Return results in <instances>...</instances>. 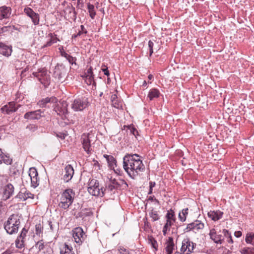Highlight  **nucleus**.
<instances>
[{
	"label": "nucleus",
	"mask_w": 254,
	"mask_h": 254,
	"mask_svg": "<svg viewBox=\"0 0 254 254\" xmlns=\"http://www.w3.org/2000/svg\"><path fill=\"white\" fill-rule=\"evenodd\" d=\"M89 105L88 99L82 97L75 99L71 103V107L74 111H81Z\"/></svg>",
	"instance_id": "5"
},
{
	"label": "nucleus",
	"mask_w": 254,
	"mask_h": 254,
	"mask_svg": "<svg viewBox=\"0 0 254 254\" xmlns=\"http://www.w3.org/2000/svg\"><path fill=\"white\" fill-rule=\"evenodd\" d=\"M173 222H170V221H167L165 225H164L163 229V234L165 235L167 233V231L170 230V227L173 224Z\"/></svg>",
	"instance_id": "36"
},
{
	"label": "nucleus",
	"mask_w": 254,
	"mask_h": 254,
	"mask_svg": "<svg viewBox=\"0 0 254 254\" xmlns=\"http://www.w3.org/2000/svg\"><path fill=\"white\" fill-rule=\"evenodd\" d=\"M149 242L151 244L152 247L154 248V251H157L158 249V244L157 241L153 238L149 239Z\"/></svg>",
	"instance_id": "39"
},
{
	"label": "nucleus",
	"mask_w": 254,
	"mask_h": 254,
	"mask_svg": "<svg viewBox=\"0 0 254 254\" xmlns=\"http://www.w3.org/2000/svg\"><path fill=\"white\" fill-rule=\"evenodd\" d=\"M174 254H182L181 253H180L179 252H176Z\"/></svg>",
	"instance_id": "64"
},
{
	"label": "nucleus",
	"mask_w": 254,
	"mask_h": 254,
	"mask_svg": "<svg viewBox=\"0 0 254 254\" xmlns=\"http://www.w3.org/2000/svg\"><path fill=\"white\" fill-rule=\"evenodd\" d=\"M94 75H85L84 77L85 82L88 85H95L96 82L94 80Z\"/></svg>",
	"instance_id": "31"
},
{
	"label": "nucleus",
	"mask_w": 254,
	"mask_h": 254,
	"mask_svg": "<svg viewBox=\"0 0 254 254\" xmlns=\"http://www.w3.org/2000/svg\"><path fill=\"white\" fill-rule=\"evenodd\" d=\"M112 104L116 108L120 109L123 107L122 102L119 101L116 94H113L111 98Z\"/></svg>",
	"instance_id": "23"
},
{
	"label": "nucleus",
	"mask_w": 254,
	"mask_h": 254,
	"mask_svg": "<svg viewBox=\"0 0 254 254\" xmlns=\"http://www.w3.org/2000/svg\"><path fill=\"white\" fill-rule=\"evenodd\" d=\"M85 75H94L91 67H90L87 69V72L85 73Z\"/></svg>",
	"instance_id": "51"
},
{
	"label": "nucleus",
	"mask_w": 254,
	"mask_h": 254,
	"mask_svg": "<svg viewBox=\"0 0 254 254\" xmlns=\"http://www.w3.org/2000/svg\"><path fill=\"white\" fill-rule=\"evenodd\" d=\"M91 134L90 133H84L81 137L82 147L84 150L89 154L91 153L92 149L91 148Z\"/></svg>",
	"instance_id": "7"
},
{
	"label": "nucleus",
	"mask_w": 254,
	"mask_h": 254,
	"mask_svg": "<svg viewBox=\"0 0 254 254\" xmlns=\"http://www.w3.org/2000/svg\"><path fill=\"white\" fill-rule=\"evenodd\" d=\"M87 31L83 25L80 26V30L77 33V35H81L82 34H87Z\"/></svg>",
	"instance_id": "45"
},
{
	"label": "nucleus",
	"mask_w": 254,
	"mask_h": 254,
	"mask_svg": "<svg viewBox=\"0 0 254 254\" xmlns=\"http://www.w3.org/2000/svg\"><path fill=\"white\" fill-rule=\"evenodd\" d=\"M2 161L3 162V163H4L5 164H6L7 165L10 164L12 162V159L7 156H5V157L2 156L1 160H0V161Z\"/></svg>",
	"instance_id": "42"
},
{
	"label": "nucleus",
	"mask_w": 254,
	"mask_h": 254,
	"mask_svg": "<svg viewBox=\"0 0 254 254\" xmlns=\"http://www.w3.org/2000/svg\"><path fill=\"white\" fill-rule=\"evenodd\" d=\"M166 218L167 221H170V222H173V223L175 222V213L172 209L168 211Z\"/></svg>",
	"instance_id": "29"
},
{
	"label": "nucleus",
	"mask_w": 254,
	"mask_h": 254,
	"mask_svg": "<svg viewBox=\"0 0 254 254\" xmlns=\"http://www.w3.org/2000/svg\"><path fill=\"white\" fill-rule=\"evenodd\" d=\"M116 190V188L112 185V183L110 181V183L106 186V189L103 190L104 194L106 193H110L111 194L115 193V190Z\"/></svg>",
	"instance_id": "28"
},
{
	"label": "nucleus",
	"mask_w": 254,
	"mask_h": 254,
	"mask_svg": "<svg viewBox=\"0 0 254 254\" xmlns=\"http://www.w3.org/2000/svg\"><path fill=\"white\" fill-rule=\"evenodd\" d=\"M110 181L112 183V185H114L116 189H118L121 187L126 188L128 186L127 182L124 180H120L117 181L115 179H111Z\"/></svg>",
	"instance_id": "21"
},
{
	"label": "nucleus",
	"mask_w": 254,
	"mask_h": 254,
	"mask_svg": "<svg viewBox=\"0 0 254 254\" xmlns=\"http://www.w3.org/2000/svg\"><path fill=\"white\" fill-rule=\"evenodd\" d=\"M14 187L8 184L6 185L2 189V198L4 200L8 199L13 193Z\"/></svg>",
	"instance_id": "13"
},
{
	"label": "nucleus",
	"mask_w": 254,
	"mask_h": 254,
	"mask_svg": "<svg viewBox=\"0 0 254 254\" xmlns=\"http://www.w3.org/2000/svg\"><path fill=\"white\" fill-rule=\"evenodd\" d=\"M20 221L18 216L16 215H11L4 224V229L9 234H13L18 232Z\"/></svg>",
	"instance_id": "3"
},
{
	"label": "nucleus",
	"mask_w": 254,
	"mask_h": 254,
	"mask_svg": "<svg viewBox=\"0 0 254 254\" xmlns=\"http://www.w3.org/2000/svg\"><path fill=\"white\" fill-rule=\"evenodd\" d=\"M88 10L90 16L92 18H94L96 15V12L94 10V6L93 4L88 3Z\"/></svg>",
	"instance_id": "32"
},
{
	"label": "nucleus",
	"mask_w": 254,
	"mask_h": 254,
	"mask_svg": "<svg viewBox=\"0 0 254 254\" xmlns=\"http://www.w3.org/2000/svg\"><path fill=\"white\" fill-rule=\"evenodd\" d=\"M196 244L187 237L184 239L182 242L181 252L184 254H190L193 252Z\"/></svg>",
	"instance_id": "6"
},
{
	"label": "nucleus",
	"mask_w": 254,
	"mask_h": 254,
	"mask_svg": "<svg viewBox=\"0 0 254 254\" xmlns=\"http://www.w3.org/2000/svg\"><path fill=\"white\" fill-rule=\"evenodd\" d=\"M242 254H254V248H244L240 251Z\"/></svg>",
	"instance_id": "33"
},
{
	"label": "nucleus",
	"mask_w": 254,
	"mask_h": 254,
	"mask_svg": "<svg viewBox=\"0 0 254 254\" xmlns=\"http://www.w3.org/2000/svg\"><path fill=\"white\" fill-rule=\"evenodd\" d=\"M119 252H120V254H129L128 251H127L124 248H120L119 249Z\"/></svg>",
	"instance_id": "49"
},
{
	"label": "nucleus",
	"mask_w": 254,
	"mask_h": 254,
	"mask_svg": "<svg viewBox=\"0 0 254 254\" xmlns=\"http://www.w3.org/2000/svg\"><path fill=\"white\" fill-rule=\"evenodd\" d=\"M12 50L11 46H8L3 43H0V54L8 57L11 54Z\"/></svg>",
	"instance_id": "15"
},
{
	"label": "nucleus",
	"mask_w": 254,
	"mask_h": 254,
	"mask_svg": "<svg viewBox=\"0 0 254 254\" xmlns=\"http://www.w3.org/2000/svg\"><path fill=\"white\" fill-rule=\"evenodd\" d=\"M204 224L199 220H196L194 222L188 224L186 228L184 229L185 232H188L193 231L195 233L198 232L200 230L203 229Z\"/></svg>",
	"instance_id": "9"
},
{
	"label": "nucleus",
	"mask_w": 254,
	"mask_h": 254,
	"mask_svg": "<svg viewBox=\"0 0 254 254\" xmlns=\"http://www.w3.org/2000/svg\"><path fill=\"white\" fill-rule=\"evenodd\" d=\"M166 245L165 250L166 254H172L175 247L173 239L172 237H169Z\"/></svg>",
	"instance_id": "20"
},
{
	"label": "nucleus",
	"mask_w": 254,
	"mask_h": 254,
	"mask_svg": "<svg viewBox=\"0 0 254 254\" xmlns=\"http://www.w3.org/2000/svg\"><path fill=\"white\" fill-rule=\"evenodd\" d=\"M222 233L224 234V236L228 239L227 242L228 243H233V241L229 231L226 229H223Z\"/></svg>",
	"instance_id": "35"
},
{
	"label": "nucleus",
	"mask_w": 254,
	"mask_h": 254,
	"mask_svg": "<svg viewBox=\"0 0 254 254\" xmlns=\"http://www.w3.org/2000/svg\"><path fill=\"white\" fill-rule=\"evenodd\" d=\"M31 185L34 188H36L39 185V180L38 179V177L31 178Z\"/></svg>",
	"instance_id": "38"
},
{
	"label": "nucleus",
	"mask_w": 254,
	"mask_h": 254,
	"mask_svg": "<svg viewBox=\"0 0 254 254\" xmlns=\"http://www.w3.org/2000/svg\"><path fill=\"white\" fill-rule=\"evenodd\" d=\"M72 236L74 241L77 244H80L85 240L86 236L81 227H76L73 230Z\"/></svg>",
	"instance_id": "8"
},
{
	"label": "nucleus",
	"mask_w": 254,
	"mask_h": 254,
	"mask_svg": "<svg viewBox=\"0 0 254 254\" xmlns=\"http://www.w3.org/2000/svg\"><path fill=\"white\" fill-rule=\"evenodd\" d=\"M208 216L213 221H217L222 218L223 212L220 211H210L207 214Z\"/></svg>",
	"instance_id": "22"
},
{
	"label": "nucleus",
	"mask_w": 254,
	"mask_h": 254,
	"mask_svg": "<svg viewBox=\"0 0 254 254\" xmlns=\"http://www.w3.org/2000/svg\"><path fill=\"white\" fill-rule=\"evenodd\" d=\"M149 215L153 221H157L159 219V216L157 211L152 210L151 212L149 213Z\"/></svg>",
	"instance_id": "34"
},
{
	"label": "nucleus",
	"mask_w": 254,
	"mask_h": 254,
	"mask_svg": "<svg viewBox=\"0 0 254 254\" xmlns=\"http://www.w3.org/2000/svg\"><path fill=\"white\" fill-rule=\"evenodd\" d=\"M123 167L128 175L133 179L140 175L145 169L140 157L136 154L125 156L123 159Z\"/></svg>",
	"instance_id": "1"
},
{
	"label": "nucleus",
	"mask_w": 254,
	"mask_h": 254,
	"mask_svg": "<svg viewBox=\"0 0 254 254\" xmlns=\"http://www.w3.org/2000/svg\"><path fill=\"white\" fill-rule=\"evenodd\" d=\"M62 55L64 56L67 59L70 57V56L65 53H64V54H62Z\"/></svg>",
	"instance_id": "60"
},
{
	"label": "nucleus",
	"mask_w": 254,
	"mask_h": 254,
	"mask_svg": "<svg viewBox=\"0 0 254 254\" xmlns=\"http://www.w3.org/2000/svg\"><path fill=\"white\" fill-rule=\"evenodd\" d=\"M49 36L50 37V39L51 40L53 44L57 43V42L59 40L56 37L54 36L52 34H49Z\"/></svg>",
	"instance_id": "48"
},
{
	"label": "nucleus",
	"mask_w": 254,
	"mask_h": 254,
	"mask_svg": "<svg viewBox=\"0 0 254 254\" xmlns=\"http://www.w3.org/2000/svg\"><path fill=\"white\" fill-rule=\"evenodd\" d=\"M160 92L157 89H151L147 95V98L149 99L150 100H152L155 98H158L159 96Z\"/></svg>",
	"instance_id": "25"
},
{
	"label": "nucleus",
	"mask_w": 254,
	"mask_h": 254,
	"mask_svg": "<svg viewBox=\"0 0 254 254\" xmlns=\"http://www.w3.org/2000/svg\"><path fill=\"white\" fill-rule=\"evenodd\" d=\"M154 43L151 41H149L148 42V47L149 48V52H150V55L151 56L152 53H153V47Z\"/></svg>",
	"instance_id": "47"
},
{
	"label": "nucleus",
	"mask_w": 254,
	"mask_h": 254,
	"mask_svg": "<svg viewBox=\"0 0 254 254\" xmlns=\"http://www.w3.org/2000/svg\"><path fill=\"white\" fill-rule=\"evenodd\" d=\"M27 230L23 228L20 234L15 241L16 247L17 248L21 249L24 246V239L26 236Z\"/></svg>",
	"instance_id": "14"
},
{
	"label": "nucleus",
	"mask_w": 254,
	"mask_h": 254,
	"mask_svg": "<svg viewBox=\"0 0 254 254\" xmlns=\"http://www.w3.org/2000/svg\"><path fill=\"white\" fill-rule=\"evenodd\" d=\"M245 240L247 243L254 246V233H249L247 234Z\"/></svg>",
	"instance_id": "30"
},
{
	"label": "nucleus",
	"mask_w": 254,
	"mask_h": 254,
	"mask_svg": "<svg viewBox=\"0 0 254 254\" xmlns=\"http://www.w3.org/2000/svg\"><path fill=\"white\" fill-rule=\"evenodd\" d=\"M152 192H153V188L150 189V188H149V190L148 194H150L152 193Z\"/></svg>",
	"instance_id": "61"
},
{
	"label": "nucleus",
	"mask_w": 254,
	"mask_h": 254,
	"mask_svg": "<svg viewBox=\"0 0 254 254\" xmlns=\"http://www.w3.org/2000/svg\"><path fill=\"white\" fill-rule=\"evenodd\" d=\"M41 227H40V225H36V234H38L39 233H40L41 232Z\"/></svg>",
	"instance_id": "52"
},
{
	"label": "nucleus",
	"mask_w": 254,
	"mask_h": 254,
	"mask_svg": "<svg viewBox=\"0 0 254 254\" xmlns=\"http://www.w3.org/2000/svg\"><path fill=\"white\" fill-rule=\"evenodd\" d=\"M155 183L154 182H150L149 183V188H150V189L151 188H153L155 186Z\"/></svg>",
	"instance_id": "57"
},
{
	"label": "nucleus",
	"mask_w": 254,
	"mask_h": 254,
	"mask_svg": "<svg viewBox=\"0 0 254 254\" xmlns=\"http://www.w3.org/2000/svg\"><path fill=\"white\" fill-rule=\"evenodd\" d=\"M71 247L66 245V244L61 248V254H72Z\"/></svg>",
	"instance_id": "27"
},
{
	"label": "nucleus",
	"mask_w": 254,
	"mask_h": 254,
	"mask_svg": "<svg viewBox=\"0 0 254 254\" xmlns=\"http://www.w3.org/2000/svg\"><path fill=\"white\" fill-rule=\"evenodd\" d=\"M16 197L20 200L24 201L28 198H33L34 194L29 191L21 190L17 195Z\"/></svg>",
	"instance_id": "17"
},
{
	"label": "nucleus",
	"mask_w": 254,
	"mask_h": 254,
	"mask_svg": "<svg viewBox=\"0 0 254 254\" xmlns=\"http://www.w3.org/2000/svg\"><path fill=\"white\" fill-rule=\"evenodd\" d=\"M69 10L70 13H72V14L73 15V16L75 17H76V13L74 10V8L72 6L67 7Z\"/></svg>",
	"instance_id": "50"
},
{
	"label": "nucleus",
	"mask_w": 254,
	"mask_h": 254,
	"mask_svg": "<svg viewBox=\"0 0 254 254\" xmlns=\"http://www.w3.org/2000/svg\"><path fill=\"white\" fill-rule=\"evenodd\" d=\"M52 44H53V43L52 42V41L50 39V41H48L46 43V44L43 46V47L51 46Z\"/></svg>",
	"instance_id": "53"
},
{
	"label": "nucleus",
	"mask_w": 254,
	"mask_h": 254,
	"mask_svg": "<svg viewBox=\"0 0 254 254\" xmlns=\"http://www.w3.org/2000/svg\"><path fill=\"white\" fill-rule=\"evenodd\" d=\"M74 174V170L70 165H66L63 172V179L65 182H68L71 180Z\"/></svg>",
	"instance_id": "12"
},
{
	"label": "nucleus",
	"mask_w": 254,
	"mask_h": 254,
	"mask_svg": "<svg viewBox=\"0 0 254 254\" xmlns=\"http://www.w3.org/2000/svg\"><path fill=\"white\" fill-rule=\"evenodd\" d=\"M148 199L151 201H155L158 204L159 203V201L157 199L154 198V196H150Z\"/></svg>",
	"instance_id": "54"
},
{
	"label": "nucleus",
	"mask_w": 254,
	"mask_h": 254,
	"mask_svg": "<svg viewBox=\"0 0 254 254\" xmlns=\"http://www.w3.org/2000/svg\"><path fill=\"white\" fill-rule=\"evenodd\" d=\"M235 236L237 237V238H239L240 237H241L242 236V233L241 231H237V232H235Z\"/></svg>",
	"instance_id": "55"
},
{
	"label": "nucleus",
	"mask_w": 254,
	"mask_h": 254,
	"mask_svg": "<svg viewBox=\"0 0 254 254\" xmlns=\"http://www.w3.org/2000/svg\"><path fill=\"white\" fill-rule=\"evenodd\" d=\"M75 193L72 189L65 190L61 195L59 206L64 209H67L73 202Z\"/></svg>",
	"instance_id": "2"
},
{
	"label": "nucleus",
	"mask_w": 254,
	"mask_h": 254,
	"mask_svg": "<svg viewBox=\"0 0 254 254\" xmlns=\"http://www.w3.org/2000/svg\"><path fill=\"white\" fill-rule=\"evenodd\" d=\"M220 231H218L215 228L210 230V238L216 244H221L224 241V236L220 234Z\"/></svg>",
	"instance_id": "10"
},
{
	"label": "nucleus",
	"mask_w": 254,
	"mask_h": 254,
	"mask_svg": "<svg viewBox=\"0 0 254 254\" xmlns=\"http://www.w3.org/2000/svg\"><path fill=\"white\" fill-rule=\"evenodd\" d=\"M11 14V8L9 7L3 6L0 7V20L8 18Z\"/></svg>",
	"instance_id": "19"
},
{
	"label": "nucleus",
	"mask_w": 254,
	"mask_h": 254,
	"mask_svg": "<svg viewBox=\"0 0 254 254\" xmlns=\"http://www.w3.org/2000/svg\"><path fill=\"white\" fill-rule=\"evenodd\" d=\"M35 246L39 250V251L43 250L44 248V243L42 241L38 242Z\"/></svg>",
	"instance_id": "46"
},
{
	"label": "nucleus",
	"mask_w": 254,
	"mask_h": 254,
	"mask_svg": "<svg viewBox=\"0 0 254 254\" xmlns=\"http://www.w3.org/2000/svg\"><path fill=\"white\" fill-rule=\"evenodd\" d=\"M70 63H73L74 62V59L72 57H70L67 59Z\"/></svg>",
	"instance_id": "58"
},
{
	"label": "nucleus",
	"mask_w": 254,
	"mask_h": 254,
	"mask_svg": "<svg viewBox=\"0 0 254 254\" xmlns=\"http://www.w3.org/2000/svg\"><path fill=\"white\" fill-rule=\"evenodd\" d=\"M24 12L30 18L32 17V16L34 14V15H35V12L33 11V10L30 8H25L24 9Z\"/></svg>",
	"instance_id": "40"
},
{
	"label": "nucleus",
	"mask_w": 254,
	"mask_h": 254,
	"mask_svg": "<svg viewBox=\"0 0 254 254\" xmlns=\"http://www.w3.org/2000/svg\"><path fill=\"white\" fill-rule=\"evenodd\" d=\"M38 174L37 170L35 168H31L29 171V176L31 178L38 177Z\"/></svg>",
	"instance_id": "37"
},
{
	"label": "nucleus",
	"mask_w": 254,
	"mask_h": 254,
	"mask_svg": "<svg viewBox=\"0 0 254 254\" xmlns=\"http://www.w3.org/2000/svg\"><path fill=\"white\" fill-rule=\"evenodd\" d=\"M102 70L104 72V73L105 75H106L107 76H108L109 75V72L107 68L102 69Z\"/></svg>",
	"instance_id": "56"
},
{
	"label": "nucleus",
	"mask_w": 254,
	"mask_h": 254,
	"mask_svg": "<svg viewBox=\"0 0 254 254\" xmlns=\"http://www.w3.org/2000/svg\"><path fill=\"white\" fill-rule=\"evenodd\" d=\"M27 128L31 132H34L37 130L38 127L35 125H30L27 127Z\"/></svg>",
	"instance_id": "44"
},
{
	"label": "nucleus",
	"mask_w": 254,
	"mask_h": 254,
	"mask_svg": "<svg viewBox=\"0 0 254 254\" xmlns=\"http://www.w3.org/2000/svg\"><path fill=\"white\" fill-rule=\"evenodd\" d=\"M88 191L93 196L102 197L104 195L102 187L99 186L98 181L96 179L89 180L88 183Z\"/></svg>",
	"instance_id": "4"
},
{
	"label": "nucleus",
	"mask_w": 254,
	"mask_h": 254,
	"mask_svg": "<svg viewBox=\"0 0 254 254\" xmlns=\"http://www.w3.org/2000/svg\"><path fill=\"white\" fill-rule=\"evenodd\" d=\"M104 157L106 158L110 168L115 171V168L117 166V162L114 157L111 155H105Z\"/></svg>",
	"instance_id": "24"
},
{
	"label": "nucleus",
	"mask_w": 254,
	"mask_h": 254,
	"mask_svg": "<svg viewBox=\"0 0 254 254\" xmlns=\"http://www.w3.org/2000/svg\"><path fill=\"white\" fill-rule=\"evenodd\" d=\"M58 101V99L55 97H47L45 99H43L41 100H40L37 104L40 107H45L46 106V104L48 103H56Z\"/></svg>",
	"instance_id": "18"
},
{
	"label": "nucleus",
	"mask_w": 254,
	"mask_h": 254,
	"mask_svg": "<svg viewBox=\"0 0 254 254\" xmlns=\"http://www.w3.org/2000/svg\"><path fill=\"white\" fill-rule=\"evenodd\" d=\"M188 208L183 209L181 212L179 213V218L182 222H185L187 216L188 215Z\"/></svg>",
	"instance_id": "26"
},
{
	"label": "nucleus",
	"mask_w": 254,
	"mask_h": 254,
	"mask_svg": "<svg viewBox=\"0 0 254 254\" xmlns=\"http://www.w3.org/2000/svg\"><path fill=\"white\" fill-rule=\"evenodd\" d=\"M15 105V104L14 102H9L8 105H6L2 107L1 110L3 113L10 114L15 112L17 110L18 108H16Z\"/></svg>",
	"instance_id": "16"
},
{
	"label": "nucleus",
	"mask_w": 254,
	"mask_h": 254,
	"mask_svg": "<svg viewBox=\"0 0 254 254\" xmlns=\"http://www.w3.org/2000/svg\"><path fill=\"white\" fill-rule=\"evenodd\" d=\"M127 130H129L130 133H132L135 136H136V135H137V130L134 127L131 126H128L127 127Z\"/></svg>",
	"instance_id": "43"
},
{
	"label": "nucleus",
	"mask_w": 254,
	"mask_h": 254,
	"mask_svg": "<svg viewBox=\"0 0 254 254\" xmlns=\"http://www.w3.org/2000/svg\"><path fill=\"white\" fill-rule=\"evenodd\" d=\"M40 72L41 73V75L43 76L44 75H45L46 74V71L45 69H43L40 71Z\"/></svg>",
	"instance_id": "59"
},
{
	"label": "nucleus",
	"mask_w": 254,
	"mask_h": 254,
	"mask_svg": "<svg viewBox=\"0 0 254 254\" xmlns=\"http://www.w3.org/2000/svg\"><path fill=\"white\" fill-rule=\"evenodd\" d=\"M2 254H10V252H8V251H5L3 253H2Z\"/></svg>",
	"instance_id": "63"
},
{
	"label": "nucleus",
	"mask_w": 254,
	"mask_h": 254,
	"mask_svg": "<svg viewBox=\"0 0 254 254\" xmlns=\"http://www.w3.org/2000/svg\"><path fill=\"white\" fill-rule=\"evenodd\" d=\"M44 112L41 110L28 112L25 114L24 118L28 120H39L44 116Z\"/></svg>",
	"instance_id": "11"
},
{
	"label": "nucleus",
	"mask_w": 254,
	"mask_h": 254,
	"mask_svg": "<svg viewBox=\"0 0 254 254\" xmlns=\"http://www.w3.org/2000/svg\"><path fill=\"white\" fill-rule=\"evenodd\" d=\"M31 18L34 25H37L39 24V17L38 14L35 13V15H34L33 14Z\"/></svg>",
	"instance_id": "41"
},
{
	"label": "nucleus",
	"mask_w": 254,
	"mask_h": 254,
	"mask_svg": "<svg viewBox=\"0 0 254 254\" xmlns=\"http://www.w3.org/2000/svg\"><path fill=\"white\" fill-rule=\"evenodd\" d=\"M148 79L151 80L152 78H153V75H151V74H149L148 75Z\"/></svg>",
	"instance_id": "62"
}]
</instances>
